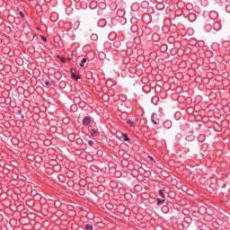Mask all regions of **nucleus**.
<instances>
[{"mask_svg":"<svg viewBox=\"0 0 230 230\" xmlns=\"http://www.w3.org/2000/svg\"><path fill=\"white\" fill-rule=\"evenodd\" d=\"M161 49H163V50L164 51V50L166 49V46H164V45L162 46V47H161Z\"/></svg>","mask_w":230,"mask_h":230,"instance_id":"nucleus-13","label":"nucleus"},{"mask_svg":"<svg viewBox=\"0 0 230 230\" xmlns=\"http://www.w3.org/2000/svg\"><path fill=\"white\" fill-rule=\"evenodd\" d=\"M91 39H92L93 40H98V34H92V35H91Z\"/></svg>","mask_w":230,"mask_h":230,"instance_id":"nucleus-5","label":"nucleus"},{"mask_svg":"<svg viewBox=\"0 0 230 230\" xmlns=\"http://www.w3.org/2000/svg\"><path fill=\"white\" fill-rule=\"evenodd\" d=\"M91 123V119L89 117H85L83 120V125H89Z\"/></svg>","mask_w":230,"mask_h":230,"instance_id":"nucleus-1","label":"nucleus"},{"mask_svg":"<svg viewBox=\"0 0 230 230\" xmlns=\"http://www.w3.org/2000/svg\"><path fill=\"white\" fill-rule=\"evenodd\" d=\"M41 39H42V40H44V42H46V40H47L46 37L41 36Z\"/></svg>","mask_w":230,"mask_h":230,"instance_id":"nucleus-15","label":"nucleus"},{"mask_svg":"<svg viewBox=\"0 0 230 230\" xmlns=\"http://www.w3.org/2000/svg\"><path fill=\"white\" fill-rule=\"evenodd\" d=\"M167 123H171L170 121H166L165 123H164V125H166Z\"/></svg>","mask_w":230,"mask_h":230,"instance_id":"nucleus-18","label":"nucleus"},{"mask_svg":"<svg viewBox=\"0 0 230 230\" xmlns=\"http://www.w3.org/2000/svg\"><path fill=\"white\" fill-rule=\"evenodd\" d=\"M164 200H165L164 199H157V204H158V205L164 204Z\"/></svg>","mask_w":230,"mask_h":230,"instance_id":"nucleus-6","label":"nucleus"},{"mask_svg":"<svg viewBox=\"0 0 230 230\" xmlns=\"http://www.w3.org/2000/svg\"><path fill=\"white\" fill-rule=\"evenodd\" d=\"M158 193H159L160 197H162V199H164V192L163 191V190H160L158 191Z\"/></svg>","mask_w":230,"mask_h":230,"instance_id":"nucleus-7","label":"nucleus"},{"mask_svg":"<svg viewBox=\"0 0 230 230\" xmlns=\"http://www.w3.org/2000/svg\"><path fill=\"white\" fill-rule=\"evenodd\" d=\"M46 85H49V82H46Z\"/></svg>","mask_w":230,"mask_h":230,"instance_id":"nucleus-17","label":"nucleus"},{"mask_svg":"<svg viewBox=\"0 0 230 230\" xmlns=\"http://www.w3.org/2000/svg\"><path fill=\"white\" fill-rule=\"evenodd\" d=\"M123 137H125V141H128V137H127V134H124Z\"/></svg>","mask_w":230,"mask_h":230,"instance_id":"nucleus-12","label":"nucleus"},{"mask_svg":"<svg viewBox=\"0 0 230 230\" xmlns=\"http://www.w3.org/2000/svg\"><path fill=\"white\" fill-rule=\"evenodd\" d=\"M71 75H72V78H75V80H80L79 75H76V74H75V73H72Z\"/></svg>","mask_w":230,"mask_h":230,"instance_id":"nucleus-4","label":"nucleus"},{"mask_svg":"<svg viewBox=\"0 0 230 230\" xmlns=\"http://www.w3.org/2000/svg\"><path fill=\"white\" fill-rule=\"evenodd\" d=\"M88 145H90V146H93L94 145V142H93L92 140H90V141L88 142Z\"/></svg>","mask_w":230,"mask_h":230,"instance_id":"nucleus-11","label":"nucleus"},{"mask_svg":"<svg viewBox=\"0 0 230 230\" xmlns=\"http://www.w3.org/2000/svg\"><path fill=\"white\" fill-rule=\"evenodd\" d=\"M85 62H87V58H84L80 63V67H84Z\"/></svg>","mask_w":230,"mask_h":230,"instance_id":"nucleus-3","label":"nucleus"},{"mask_svg":"<svg viewBox=\"0 0 230 230\" xmlns=\"http://www.w3.org/2000/svg\"><path fill=\"white\" fill-rule=\"evenodd\" d=\"M154 116H155V114L152 115V119L151 121L154 123V125H157V121L155 119H154Z\"/></svg>","mask_w":230,"mask_h":230,"instance_id":"nucleus-9","label":"nucleus"},{"mask_svg":"<svg viewBox=\"0 0 230 230\" xmlns=\"http://www.w3.org/2000/svg\"><path fill=\"white\" fill-rule=\"evenodd\" d=\"M84 228L87 230H93V226L91 225H85Z\"/></svg>","mask_w":230,"mask_h":230,"instance_id":"nucleus-10","label":"nucleus"},{"mask_svg":"<svg viewBox=\"0 0 230 230\" xmlns=\"http://www.w3.org/2000/svg\"><path fill=\"white\" fill-rule=\"evenodd\" d=\"M127 123H128V125H130V127H134V121L128 119Z\"/></svg>","mask_w":230,"mask_h":230,"instance_id":"nucleus-8","label":"nucleus"},{"mask_svg":"<svg viewBox=\"0 0 230 230\" xmlns=\"http://www.w3.org/2000/svg\"><path fill=\"white\" fill-rule=\"evenodd\" d=\"M20 15L22 18H24V13H22V12H20Z\"/></svg>","mask_w":230,"mask_h":230,"instance_id":"nucleus-14","label":"nucleus"},{"mask_svg":"<svg viewBox=\"0 0 230 230\" xmlns=\"http://www.w3.org/2000/svg\"><path fill=\"white\" fill-rule=\"evenodd\" d=\"M91 135L95 137L96 136H98V130L97 129H92L91 130Z\"/></svg>","mask_w":230,"mask_h":230,"instance_id":"nucleus-2","label":"nucleus"},{"mask_svg":"<svg viewBox=\"0 0 230 230\" xmlns=\"http://www.w3.org/2000/svg\"><path fill=\"white\" fill-rule=\"evenodd\" d=\"M61 62H66V58H62Z\"/></svg>","mask_w":230,"mask_h":230,"instance_id":"nucleus-16","label":"nucleus"}]
</instances>
